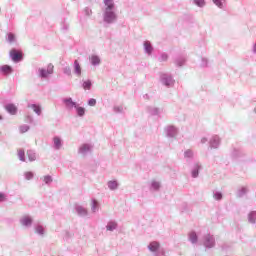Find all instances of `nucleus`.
I'll use <instances>...</instances> for the list:
<instances>
[{
	"label": "nucleus",
	"mask_w": 256,
	"mask_h": 256,
	"mask_svg": "<svg viewBox=\"0 0 256 256\" xmlns=\"http://www.w3.org/2000/svg\"><path fill=\"white\" fill-rule=\"evenodd\" d=\"M62 103H64V105L68 111L75 109L76 115L78 117H85V111H86L85 107L80 106L79 103L73 101V98L66 97L62 100Z\"/></svg>",
	"instance_id": "nucleus-1"
},
{
	"label": "nucleus",
	"mask_w": 256,
	"mask_h": 256,
	"mask_svg": "<svg viewBox=\"0 0 256 256\" xmlns=\"http://www.w3.org/2000/svg\"><path fill=\"white\" fill-rule=\"evenodd\" d=\"M200 243L205 247V249H213L215 247V236L212 234H204L200 239Z\"/></svg>",
	"instance_id": "nucleus-2"
},
{
	"label": "nucleus",
	"mask_w": 256,
	"mask_h": 256,
	"mask_svg": "<svg viewBox=\"0 0 256 256\" xmlns=\"http://www.w3.org/2000/svg\"><path fill=\"white\" fill-rule=\"evenodd\" d=\"M103 21L107 25H112V23L117 21V13L115 10H104L103 12Z\"/></svg>",
	"instance_id": "nucleus-3"
},
{
	"label": "nucleus",
	"mask_w": 256,
	"mask_h": 256,
	"mask_svg": "<svg viewBox=\"0 0 256 256\" xmlns=\"http://www.w3.org/2000/svg\"><path fill=\"white\" fill-rule=\"evenodd\" d=\"M160 81L164 87H173L175 85V79L173 75L169 73H160Z\"/></svg>",
	"instance_id": "nucleus-4"
},
{
	"label": "nucleus",
	"mask_w": 256,
	"mask_h": 256,
	"mask_svg": "<svg viewBox=\"0 0 256 256\" xmlns=\"http://www.w3.org/2000/svg\"><path fill=\"white\" fill-rule=\"evenodd\" d=\"M53 69H55V66L53 64H48L47 69L46 68H39L38 69V77L40 79H47L49 75H53Z\"/></svg>",
	"instance_id": "nucleus-5"
},
{
	"label": "nucleus",
	"mask_w": 256,
	"mask_h": 256,
	"mask_svg": "<svg viewBox=\"0 0 256 256\" xmlns=\"http://www.w3.org/2000/svg\"><path fill=\"white\" fill-rule=\"evenodd\" d=\"M164 131L166 133V137L169 139H173L174 137H177V133H179V129L175 127L174 125H168L164 128Z\"/></svg>",
	"instance_id": "nucleus-6"
},
{
	"label": "nucleus",
	"mask_w": 256,
	"mask_h": 256,
	"mask_svg": "<svg viewBox=\"0 0 256 256\" xmlns=\"http://www.w3.org/2000/svg\"><path fill=\"white\" fill-rule=\"evenodd\" d=\"M10 59H12L14 63H20V61H23V55L19 53L16 48H12L10 50Z\"/></svg>",
	"instance_id": "nucleus-7"
},
{
	"label": "nucleus",
	"mask_w": 256,
	"mask_h": 256,
	"mask_svg": "<svg viewBox=\"0 0 256 256\" xmlns=\"http://www.w3.org/2000/svg\"><path fill=\"white\" fill-rule=\"evenodd\" d=\"M146 112L151 115L152 117H157L159 116L160 113H163L162 108H157L155 106H147Z\"/></svg>",
	"instance_id": "nucleus-8"
},
{
	"label": "nucleus",
	"mask_w": 256,
	"mask_h": 256,
	"mask_svg": "<svg viewBox=\"0 0 256 256\" xmlns=\"http://www.w3.org/2000/svg\"><path fill=\"white\" fill-rule=\"evenodd\" d=\"M210 149H219V145H221V138L217 135L212 136L209 141Z\"/></svg>",
	"instance_id": "nucleus-9"
},
{
	"label": "nucleus",
	"mask_w": 256,
	"mask_h": 256,
	"mask_svg": "<svg viewBox=\"0 0 256 256\" xmlns=\"http://www.w3.org/2000/svg\"><path fill=\"white\" fill-rule=\"evenodd\" d=\"M61 147H63V139H61V137H59V136H54L53 137V149H55V151H59L61 149Z\"/></svg>",
	"instance_id": "nucleus-10"
},
{
	"label": "nucleus",
	"mask_w": 256,
	"mask_h": 256,
	"mask_svg": "<svg viewBox=\"0 0 256 256\" xmlns=\"http://www.w3.org/2000/svg\"><path fill=\"white\" fill-rule=\"evenodd\" d=\"M78 153L83 156L87 155V153H91V145L88 143L82 144L78 149Z\"/></svg>",
	"instance_id": "nucleus-11"
},
{
	"label": "nucleus",
	"mask_w": 256,
	"mask_h": 256,
	"mask_svg": "<svg viewBox=\"0 0 256 256\" xmlns=\"http://www.w3.org/2000/svg\"><path fill=\"white\" fill-rule=\"evenodd\" d=\"M201 164L199 162H196L191 170V176L193 179H197L199 177V172L201 171Z\"/></svg>",
	"instance_id": "nucleus-12"
},
{
	"label": "nucleus",
	"mask_w": 256,
	"mask_h": 256,
	"mask_svg": "<svg viewBox=\"0 0 256 256\" xmlns=\"http://www.w3.org/2000/svg\"><path fill=\"white\" fill-rule=\"evenodd\" d=\"M20 223L24 227H31L33 225V218L31 216H24L20 219Z\"/></svg>",
	"instance_id": "nucleus-13"
},
{
	"label": "nucleus",
	"mask_w": 256,
	"mask_h": 256,
	"mask_svg": "<svg viewBox=\"0 0 256 256\" xmlns=\"http://www.w3.org/2000/svg\"><path fill=\"white\" fill-rule=\"evenodd\" d=\"M73 69H74L75 76L81 77L82 68H81V64L79 63V60H74Z\"/></svg>",
	"instance_id": "nucleus-14"
},
{
	"label": "nucleus",
	"mask_w": 256,
	"mask_h": 256,
	"mask_svg": "<svg viewBox=\"0 0 256 256\" xmlns=\"http://www.w3.org/2000/svg\"><path fill=\"white\" fill-rule=\"evenodd\" d=\"M75 211H76V213L79 217H87L88 212L85 209V207H83L81 205H76L75 206Z\"/></svg>",
	"instance_id": "nucleus-15"
},
{
	"label": "nucleus",
	"mask_w": 256,
	"mask_h": 256,
	"mask_svg": "<svg viewBox=\"0 0 256 256\" xmlns=\"http://www.w3.org/2000/svg\"><path fill=\"white\" fill-rule=\"evenodd\" d=\"M105 9L104 11H115V1L114 0H104Z\"/></svg>",
	"instance_id": "nucleus-16"
},
{
	"label": "nucleus",
	"mask_w": 256,
	"mask_h": 256,
	"mask_svg": "<svg viewBox=\"0 0 256 256\" xmlns=\"http://www.w3.org/2000/svg\"><path fill=\"white\" fill-rule=\"evenodd\" d=\"M5 109L7 113H9L10 115H17V106H15V104L13 103L6 104Z\"/></svg>",
	"instance_id": "nucleus-17"
},
{
	"label": "nucleus",
	"mask_w": 256,
	"mask_h": 256,
	"mask_svg": "<svg viewBox=\"0 0 256 256\" xmlns=\"http://www.w3.org/2000/svg\"><path fill=\"white\" fill-rule=\"evenodd\" d=\"M0 73H2V75H11V73H13V67L9 65H2L0 66Z\"/></svg>",
	"instance_id": "nucleus-18"
},
{
	"label": "nucleus",
	"mask_w": 256,
	"mask_h": 256,
	"mask_svg": "<svg viewBox=\"0 0 256 256\" xmlns=\"http://www.w3.org/2000/svg\"><path fill=\"white\" fill-rule=\"evenodd\" d=\"M144 51L147 53V55H151L153 53V45L149 40L144 41Z\"/></svg>",
	"instance_id": "nucleus-19"
},
{
	"label": "nucleus",
	"mask_w": 256,
	"mask_h": 256,
	"mask_svg": "<svg viewBox=\"0 0 256 256\" xmlns=\"http://www.w3.org/2000/svg\"><path fill=\"white\" fill-rule=\"evenodd\" d=\"M160 247H161V244H159V242H157V241L150 242L148 245V249L152 253H155L156 251H158L160 249Z\"/></svg>",
	"instance_id": "nucleus-20"
},
{
	"label": "nucleus",
	"mask_w": 256,
	"mask_h": 256,
	"mask_svg": "<svg viewBox=\"0 0 256 256\" xmlns=\"http://www.w3.org/2000/svg\"><path fill=\"white\" fill-rule=\"evenodd\" d=\"M34 230L37 235H40V237H43V235H45V227H43V225L41 224H35Z\"/></svg>",
	"instance_id": "nucleus-21"
},
{
	"label": "nucleus",
	"mask_w": 256,
	"mask_h": 256,
	"mask_svg": "<svg viewBox=\"0 0 256 256\" xmlns=\"http://www.w3.org/2000/svg\"><path fill=\"white\" fill-rule=\"evenodd\" d=\"M28 109H32L34 111V113H36V115H41V105L38 104H28L27 105Z\"/></svg>",
	"instance_id": "nucleus-22"
},
{
	"label": "nucleus",
	"mask_w": 256,
	"mask_h": 256,
	"mask_svg": "<svg viewBox=\"0 0 256 256\" xmlns=\"http://www.w3.org/2000/svg\"><path fill=\"white\" fill-rule=\"evenodd\" d=\"M107 185L110 191H116V189H119V182H117V180H110Z\"/></svg>",
	"instance_id": "nucleus-23"
},
{
	"label": "nucleus",
	"mask_w": 256,
	"mask_h": 256,
	"mask_svg": "<svg viewBox=\"0 0 256 256\" xmlns=\"http://www.w3.org/2000/svg\"><path fill=\"white\" fill-rule=\"evenodd\" d=\"M189 241L195 245L196 243L199 242V236L197 235V232L192 231L189 233Z\"/></svg>",
	"instance_id": "nucleus-24"
},
{
	"label": "nucleus",
	"mask_w": 256,
	"mask_h": 256,
	"mask_svg": "<svg viewBox=\"0 0 256 256\" xmlns=\"http://www.w3.org/2000/svg\"><path fill=\"white\" fill-rule=\"evenodd\" d=\"M90 63L94 67H97V65H101V58H99L98 55H92L90 58Z\"/></svg>",
	"instance_id": "nucleus-25"
},
{
	"label": "nucleus",
	"mask_w": 256,
	"mask_h": 256,
	"mask_svg": "<svg viewBox=\"0 0 256 256\" xmlns=\"http://www.w3.org/2000/svg\"><path fill=\"white\" fill-rule=\"evenodd\" d=\"M186 62H187V59H185V57L183 56H179L175 59L176 67H183Z\"/></svg>",
	"instance_id": "nucleus-26"
},
{
	"label": "nucleus",
	"mask_w": 256,
	"mask_h": 256,
	"mask_svg": "<svg viewBox=\"0 0 256 256\" xmlns=\"http://www.w3.org/2000/svg\"><path fill=\"white\" fill-rule=\"evenodd\" d=\"M247 187L243 186L240 189H238L237 193H236V197H238V199H241L242 197H245V195H247Z\"/></svg>",
	"instance_id": "nucleus-27"
},
{
	"label": "nucleus",
	"mask_w": 256,
	"mask_h": 256,
	"mask_svg": "<svg viewBox=\"0 0 256 256\" xmlns=\"http://www.w3.org/2000/svg\"><path fill=\"white\" fill-rule=\"evenodd\" d=\"M161 189V183L158 181H152L150 185V191H159Z\"/></svg>",
	"instance_id": "nucleus-28"
},
{
	"label": "nucleus",
	"mask_w": 256,
	"mask_h": 256,
	"mask_svg": "<svg viewBox=\"0 0 256 256\" xmlns=\"http://www.w3.org/2000/svg\"><path fill=\"white\" fill-rule=\"evenodd\" d=\"M248 223H251V225H255V223H256V211H251L248 214Z\"/></svg>",
	"instance_id": "nucleus-29"
},
{
	"label": "nucleus",
	"mask_w": 256,
	"mask_h": 256,
	"mask_svg": "<svg viewBox=\"0 0 256 256\" xmlns=\"http://www.w3.org/2000/svg\"><path fill=\"white\" fill-rule=\"evenodd\" d=\"M27 157L30 162L36 161L37 160V154L34 152V150H28L27 151Z\"/></svg>",
	"instance_id": "nucleus-30"
},
{
	"label": "nucleus",
	"mask_w": 256,
	"mask_h": 256,
	"mask_svg": "<svg viewBox=\"0 0 256 256\" xmlns=\"http://www.w3.org/2000/svg\"><path fill=\"white\" fill-rule=\"evenodd\" d=\"M107 231H115L117 229V222L115 221H109L108 224L106 225Z\"/></svg>",
	"instance_id": "nucleus-31"
},
{
	"label": "nucleus",
	"mask_w": 256,
	"mask_h": 256,
	"mask_svg": "<svg viewBox=\"0 0 256 256\" xmlns=\"http://www.w3.org/2000/svg\"><path fill=\"white\" fill-rule=\"evenodd\" d=\"M82 87L85 91H89L91 90V87H93V83L91 82V80L83 81Z\"/></svg>",
	"instance_id": "nucleus-32"
},
{
	"label": "nucleus",
	"mask_w": 256,
	"mask_h": 256,
	"mask_svg": "<svg viewBox=\"0 0 256 256\" xmlns=\"http://www.w3.org/2000/svg\"><path fill=\"white\" fill-rule=\"evenodd\" d=\"M18 159H19V161H22V163H25V161H27V159L25 158V150L24 149L18 150Z\"/></svg>",
	"instance_id": "nucleus-33"
},
{
	"label": "nucleus",
	"mask_w": 256,
	"mask_h": 256,
	"mask_svg": "<svg viewBox=\"0 0 256 256\" xmlns=\"http://www.w3.org/2000/svg\"><path fill=\"white\" fill-rule=\"evenodd\" d=\"M97 209H99V202H97L96 199H92V202H91L92 213H95L97 211Z\"/></svg>",
	"instance_id": "nucleus-34"
},
{
	"label": "nucleus",
	"mask_w": 256,
	"mask_h": 256,
	"mask_svg": "<svg viewBox=\"0 0 256 256\" xmlns=\"http://www.w3.org/2000/svg\"><path fill=\"white\" fill-rule=\"evenodd\" d=\"M213 197L216 201H221L223 199V193L221 191H214Z\"/></svg>",
	"instance_id": "nucleus-35"
},
{
	"label": "nucleus",
	"mask_w": 256,
	"mask_h": 256,
	"mask_svg": "<svg viewBox=\"0 0 256 256\" xmlns=\"http://www.w3.org/2000/svg\"><path fill=\"white\" fill-rule=\"evenodd\" d=\"M184 157H185V159H193V157H194L193 150H191V149L186 150L184 152Z\"/></svg>",
	"instance_id": "nucleus-36"
},
{
	"label": "nucleus",
	"mask_w": 256,
	"mask_h": 256,
	"mask_svg": "<svg viewBox=\"0 0 256 256\" xmlns=\"http://www.w3.org/2000/svg\"><path fill=\"white\" fill-rule=\"evenodd\" d=\"M24 177L27 181H31V179L35 177V173H33L32 171L25 172Z\"/></svg>",
	"instance_id": "nucleus-37"
},
{
	"label": "nucleus",
	"mask_w": 256,
	"mask_h": 256,
	"mask_svg": "<svg viewBox=\"0 0 256 256\" xmlns=\"http://www.w3.org/2000/svg\"><path fill=\"white\" fill-rule=\"evenodd\" d=\"M167 59H169V55H168L167 53L163 52V53L160 55V57L158 58V61H159L160 63H163V62L167 61Z\"/></svg>",
	"instance_id": "nucleus-38"
},
{
	"label": "nucleus",
	"mask_w": 256,
	"mask_h": 256,
	"mask_svg": "<svg viewBox=\"0 0 256 256\" xmlns=\"http://www.w3.org/2000/svg\"><path fill=\"white\" fill-rule=\"evenodd\" d=\"M227 0H213L214 5L218 6L219 9H223V4L226 2Z\"/></svg>",
	"instance_id": "nucleus-39"
},
{
	"label": "nucleus",
	"mask_w": 256,
	"mask_h": 256,
	"mask_svg": "<svg viewBox=\"0 0 256 256\" xmlns=\"http://www.w3.org/2000/svg\"><path fill=\"white\" fill-rule=\"evenodd\" d=\"M6 41H8L9 43H15V35L12 32H9L7 34Z\"/></svg>",
	"instance_id": "nucleus-40"
},
{
	"label": "nucleus",
	"mask_w": 256,
	"mask_h": 256,
	"mask_svg": "<svg viewBox=\"0 0 256 256\" xmlns=\"http://www.w3.org/2000/svg\"><path fill=\"white\" fill-rule=\"evenodd\" d=\"M45 185H51L53 183V177L51 175L44 176Z\"/></svg>",
	"instance_id": "nucleus-41"
},
{
	"label": "nucleus",
	"mask_w": 256,
	"mask_h": 256,
	"mask_svg": "<svg viewBox=\"0 0 256 256\" xmlns=\"http://www.w3.org/2000/svg\"><path fill=\"white\" fill-rule=\"evenodd\" d=\"M19 129H20V133H27V131H29L30 127H29V125L24 124V125H21L19 127Z\"/></svg>",
	"instance_id": "nucleus-42"
},
{
	"label": "nucleus",
	"mask_w": 256,
	"mask_h": 256,
	"mask_svg": "<svg viewBox=\"0 0 256 256\" xmlns=\"http://www.w3.org/2000/svg\"><path fill=\"white\" fill-rule=\"evenodd\" d=\"M64 75H67L68 77H71V67L66 66L63 68Z\"/></svg>",
	"instance_id": "nucleus-43"
},
{
	"label": "nucleus",
	"mask_w": 256,
	"mask_h": 256,
	"mask_svg": "<svg viewBox=\"0 0 256 256\" xmlns=\"http://www.w3.org/2000/svg\"><path fill=\"white\" fill-rule=\"evenodd\" d=\"M88 105L89 107H95V105H97V100L95 98H90L88 99Z\"/></svg>",
	"instance_id": "nucleus-44"
},
{
	"label": "nucleus",
	"mask_w": 256,
	"mask_h": 256,
	"mask_svg": "<svg viewBox=\"0 0 256 256\" xmlns=\"http://www.w3.org/2000/svg\"><path fill=\"white\" fill-rule=\"evenodd\" d=\"M194 4L197 5V7H205V0H194Z\"/></svg>",
	"instance_id": "nucleus-45"
},
{
	"label": "nucleus",
	"mask_w": 256,
	"mask_h": 256,
	"mask_svg": "<svg viewBox=\"0 0 256 256\" xmlns=\"http://www.w3.org/2000/svg\"><path fill=\"white\" fill-rule=\"evenodd\" d=\"M84 13H85L86 17H91V15H93V11L89 7H86L84 9Z\"/></svg>",
	"instance_id": "nucleus-46"
},
{
	"label": "nucleus",
	"mask_w": 256,
	"mask_h": 256,
	"mask_svg": "<svg viewBox=\"0 0 256 256\" xmlns=\"http://www.w3.org/2000/svg\"><path fill=\"white\" fill-rule=\"evenodd\" d=\"M232 157H239L241 155V151L239 149L234 148L231 153Z\"/></svg>",
	"instance_id": "nucleus-47"
},
{
	"label": "nucleus",
	"mask_w": 256,
	"mask_h": 256,
	"mask_svg": "<svg viewBox=\"0 0 256 256\" xmlns=\"http://www.w3.org/2000/svg\"><path fill=\"white\" fill-rule=\"evenodd\" d=\"M113 111L114 113H123V106H114Z\"/></svg>",
	"instance_id": "nucleus-48"
},
{
	"label": "nucleus",
	"mask_w": 256,
	"mask_h": 256,
	"mask_svg": "<svg viewBox=\"0 0 256 256\" xmlns=\"http://www.w3.org/2000/svg\"><path fill=\"white\" fill-rule=\"evenodd\" d=\"M7 201V196L5 195V193L0 192V203H3Z\"/></svg>",
	"instance_id": "nucleus-49"
},
{
	"label": "nucleus",
	"mask_w": 256,
	"mask_h": 256,
	"mask_svg": "<svg viewBox=\"0 0 256 256\" xmlns=\"http://www.w3.org/2000/svg\"><path fill=\"white\" fill-rule=\"evenodd\" d=\"M188 205H187V203H183L182 204V208H181V212L182 213H185V211H189V209H188Z\"/></svg>",
	"instance_id": "nucleus-50"
},
{
	"label": "nucleus",
	"mask_w": 256,
	"mask_h": 256,
	"mask_svg": "<svg viewBox=\"0 0 256 256\" xmlns=\"http://www.w3.org/2000/svg\"><path fill=\"white\" fill-rule=\"evenodd\" d=\"M62 31H69V24L63 22L62 23Z\"/></svg>",
	"instance_id": "nucleus-51"
},
{
	"label": "nucleus",
	"mask_w": 256,
	"mask_h": 256,
	"mask_svg": "<svg viewBox=\"0 0 256 256\" xmlns=\"http://www.w3.org/2000/svg\"><path fill=\"white\" fill-rule=\"evenodd\" d=\"M209 61L207 60V58H202V63H201V66L202 67H207Z\"/></svg>",
	"instance_id": "nucleus-52"
},
{
	"label": "nucleus",
	"mask_w": 256,
	"mask_h": 256,
	"mask_svg": "<svg viewBox=\"0 0 256 256\" xmlns=\"http://www.w3.org/2000/svg\"><path fill=\"white\" fill-rule=\"evenodd\" d=\"M155 256H165V251L164 250H158L155 252Z\"/></svg>",
	"instance_id": "nucleus-53"
},
{
	"label": "nucleus",
	"mask_w": 256,
	"mask_h": 256,
	"mask_svg": "<svg viewBox=\"0 0 256 256\" xmlns=\"http://www.w3.org/2000/svg\"><path fill=\"white\" fill-rule=\"evenodd\" d=\"M26 123H33V116H26Z\"/></svg>",
	"instance_id": "nucleus-54"
},
{
	"label": "nucleus",
	"mask_w": 256,
	"mask_h": 256,
	"mask_svg": "<svg viewBox=\"0 0 256 256\" xmlns=\"http://www.w3.org/2000/svg\"><path fill=\"white\" fill-rule=\"evenodd\" d=\"M252 53L256 55V42L252 46Z\"/></svg>",
	"instance_id": "nucleus-55"
},
{
	"label": "nucleus",
	"mask_w": 256,
	"mask_h": 256,
	"mask_svg": "<svg viewBox=\"0 0 256 256\" xmlns=\"http://www.w3.org/2000/svg\"><path fill=\"white\" fill-rule=\"evenodd\" d=\"M207 141H208V139L206 138V137H203L202 139H201V143L204 145V143H207Z\"/></svg>",
	"instance_id": "nucleus-56"
},
{
	"label": "nucleus",
	"mask_w": 256,
	"mask_h": 256,
	"mask_svg": "<svg viewBox=\"0 0 256 256\" xmlns=\"http://www.w3.org/2000/svg\"><path fill=\"white\" fill-rule=\"evenodd\" d=\"M144 98L149 99V95L148 94L144 95Z\"/></svg>",
	"instance_id": "nucleus-57"
},
{
	"label": "nucleus",
	"mask_w": 256,
	"mask_h": 256,
	"mask_svg": "<svg viewBox=\"0 0 256 256\" xmlns=\"http://www.w3.org/2000/svg\"><path fill=\"white\" fill-rule=\"evenodd\" d=\"M0 121H3V116L2 115H0Z\"/></svg>",
	"instance_id": "nucleus-58"
},
{
	"label": "nucleus",
	"mask_w": 256,
	"mask_h": 256,
	"mask_svg": "<svg viewBox=\"0 0 256 256\" xmlns=\"http://www.w3.org/2000/svg\"><path fill=\"white\" fill-rule=\"evenodd\" d=\"M254 112L256 113V107L254 108Z\"/></svg>",
	"instance_id": "nucleus-59"
}]
</instances>
